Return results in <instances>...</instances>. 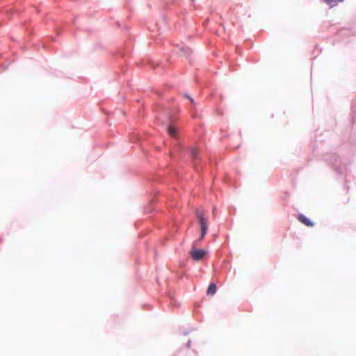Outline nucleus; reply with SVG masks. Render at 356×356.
I'll use <instances>...</instances> for the list:
<instances>
[{
	"mask_svg": "<svg viewBox=\"0 0 356 356\" xmlns=\"http://www.w3.org/2000/svg\"><path fill=\"white\" fill-rule=\"evenodd\" d=\"M177 131V129L172 125H170L168 127V133L172 137H176Z\"/></svg>",
	"mask_w": 356,
	"mask_h": 356,
	"instance_id": "obj_5",
	"label": "nucleus"
},
{
	"mask_svg": "<svg viewBox=\"0 0 356 356\" xmlns=\"http://www.w3.org/2000/svg\"><path fill=\"white\" fill-rule=\"evenodd\" d=\"M216 292V286L215 284L211 283L209 285V287L207 291V294L208 296H213Z\"/></svg>",
	"mask_w": 356,
	"mask_h": 356,
	"instance_id": "obj_4",
	"label": "nucleus"
},
{
	"mask_svg": "<svg viewBox=\"0 0 356 356\" xmlns=\"http://www.w3.org/2000/svg\"><path fill=\"white\" fill-rule=\"evenodd\" d=\"M343 0H339V1H342Z\"/></svg>",
	"mask_w": 356,
	"mask_h": 356,
	"instance_id": "obj_9",
	"label": "nucleus"
},
{
	"mask_svg": "<svg viewBox=\"0 0 356 356\" xmlns=\"http://www.w3.org/2000/svg\"><path fill=\"white\" fill-rule=\"evenodd\" d=\"M196 216L198 220L199 224L200 225L201 236H200V239L202 240L204 237V236L206 235L207 232V228H208L207 221V219L204 218V213L203 211H202L200 209L197 210Z\"/></svg>",
	"mask_w": 356,
	"mask_h": 356,
	"instance_id": "obj_1",
	"label": "nucleus"
},
{
	"mask_svg": "<svg viewBox=\"0 0 356 356\" xmlns=\"http://www.w3.org/2000/svg\"><path fill=\"white\" fill-rule=\"evenodd\" d=\"M297 218L301 223L304 224L307 227L314 226V223L312 222V221L303 214H299Z\"/></svg>",
	"mask_w": 356,
	"mask_h": 356,
	"instance_id": "obj_3",
	"label": "nucleus"
},
{
	"mask_svg": "<svg viewBox=\"0 0 356 356\" xmlns=\"http://www.w3.org/2000/svg\"><path fill=\"white\" fill-rule=\"evenodd\" d=\"M325 2L327 3H332L330 4V6L332 7L334 6V5L337 4V1L335 0H323Z\"/></svg>",
	"mask_w": 356,
	"mask_h": 356,
	"instance_id": "obj_7",
	"label": "nucleus"
},
{
	"mask_svg": "<svg viewBox=\"0 0 356 356\" xmlns=\"http://www.w3.org/2000/svg\"><path fill=\"white\" fill-rule=\"evenodd\" d=\"M207 254V251L203 249H193L190 252L191 257L195 261L201 260Z\"/></svg>",
	"mask_w": 356,
	"mask_h": 356,
	"instance_id": "obj_2",
	"label": "nucleus"
},
{
	"mask_svg": "<svg viewBox=\"0 0 356 356\" xmlns=\"http://www.w3.org/2000/svg\"><path fill=\"white\" fill-rule=\"evenodd\" d=\"M199 150L197 148H192L191 150V155L193 159H197L198 156Z\"/></svg>",
	"mask_w": 356,
	"mask_h": 356,
	"instance_id": "obj_6",
	"label": "nucleus"
},
{
	"mask_svg": "<svg viewBox=\"0 0 356 356\" xmlns=\"http://www.w3.org/2000/svg\"><path fill=\"white\" fill-rule=\"evenodd\" d=\"M189 99H190V101H191V102H193V99H192V98H189Z\"/></svg>",
	"mask_w": 356,
	"mask_h": 356,
	"instance_id": "obj_8",
	"label": "nucleus"
}]
</instances>
